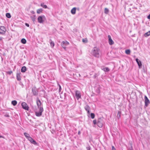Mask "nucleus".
Returning <instances> with one entry per match:
<instances>
[{
  "instance_id": "nucleus-39",
  "label": "nucleus",
  "mask_w": 150,
  "mask_h": 150,
  "mask_svg": "<svg viewBox=\"0 0 150 150\" xmlns=\"http://www.w3.org/2000/svg\"><path fill=\"white\" fill-rule=\"evenodd\" d=\"M26 26L27 27H29V25L27 23H25V24Z\"/></svg>"
},
{
  "instance_id": "nucleus-27",
  "label": "nucleus",
  "mask_w": 150,
  "mask_h": 150,
  "mask_svg": "<svg viewBox=\"0 0 150 150\" xmlns=\"http://www.w3.org/2000/svg\"><path fill=\"white\" fill-rule=\"evenodd\" d=\"M24 135L25 136V137L27 138L28 139V137H30L29 136V135L27 133H26V132H25L24 134Z\"/></svg>"
},
{
  "instance_id": "nucleus-7",
  "label": "nucleus",
  "mask_w": 150,
  "mask_h": 150,
  "mask_svg": "<svg viewBox=\"0 0 150 150\" xmlns=\"http://www.w3.org/2000/svg\"><path fill=\"white\" fill-rule=\"evenodd\" d=\"M21 105L23 109L26 110H28L29 107L28 106L26 103L25 102H23L21 104Z\"/></svg>"
},
{
  "instance_id": "nucleus-32",
  "label": "nucleus",
  "mask_w": 150,
  "mask_h": 150,
  "mask_svg": "<svg viewBox=\"0 0 150 150\" xmlns=\"http://www.w3.org/2000/svg\"><path fill=\"white\" fill-rule=\"evenodd\" d=\"M144 137L145 138H146L147 139L148 141L149 140V139H150V136H148L147 135V136H144Z\"/></svg>"
},
{
  "instance_id": "nucleus-46",
  "label": "nucleus",
  "mask_w": 150,
  "mask_h": 150,
  "mask_svg": "<svg viewBox=\"0 0 150 150\" xmlns=\"http://www.w3.org/2000/svg\"><path fill=\"white\" fill-rule=\"evenodd\" d=\"M82 41H83V42H85V40H84V39H83V40H82Z\"/></svg>"
},
{
  "instance_id": "nucleus-18",
  "label": "nucleus",
  "mask_w": 150,
  "mask_h": 150,
  "mask_svg": "<svg viewBox=\"0 0 150 150\" xmlns=\"http://www.w3.org/2000/svg\"><path fill=\"white\" fill-rule=\"evenodd\" d=\"M50 46L52 47H53L54 45V43L53 41H52L51 39L50 40Z\"/></svg>"
},
{
  "instance_id": "nucleus-17",
  "label": "nucleus",
  "mask_w": 150,
  "mask_h": 150,
  "mask_svg": "<svg viewBox=\"0 0 150 150\" xmlns=\"http://www.w3.org/2000/svg\"><path fill=\"white\" fill-rule=\"evenodd\" d=\"M30 18L32 20L33 22L35 21L36 16L35 15H33L30 16Z\"/></svg>"
},
{
  "instance_id": "nucleus-26",
  "label": "nucleus",
  "mask_w": 150,
  "mask_h": 150,
  "mask_svg": "<svg viewBox=\"0 0 150 150\" xmlns=\"http://www.w3.org/2000/svg\"><path fill=\"white\" fill-rule=\"evenodd\" d=\"M125 53L127 54H129L130 53V50H125Z\"/></svg>"
},
{
  "instance_id": "nucleus-44",
  "label": "nucleus",
  "mask_w": 150,
  "mask_h": 150,
  "mask_svg": "<svg viewBox=\"0 0 150 150\" xmlns=\"http://www.w3.org/2000/svg\"><path fill=\"white\" fill-rule=\"evenodd\" d=\"M4 138L3 136L0 135V138Z\"/></svg>"
},
{
  "instance_id": "nucleus-34",
  "label": "nucleus",
  "mask_w": 150,
  "mask_h": 150,
  "mask_svg": "<svg viewBox=\"0 0 150 150\" xmlns=\"http://www.w3.org/2000/svg\"><path fill=\"white\" fill-rule=\"evenodd\" d=\"M7 73L8 74L11 75L12 73L13 72L12 71H7Z\"/></svg>"
},
{
  "instance_id": "nucleus-16",
  "label": "nucleus",
  "mask_w": 150,
  "mask_h": 150,
  "mask_svg": "<svg viewBox=\"0 0 150 150\" xmlns=\"http://www.w3.org/2000/svg\"><path fill=\"white\" fill-rule=\"evenodd\" d=\"M26 70V68L25 66L23 67L21 69V71L22 72H25Z\"/></svg>"
},
{
  "instance_id": "nucleus-21",
  "label": "nucleus",
  "mask_w": 150,
  "mask_h": 150,
  "mask_svg": "<svg viewBox=\"0 0 150 150\" xmlns=\"http://www.w3.org/2000/svg\"><path fill=\"white\" fill-rule=\"evenodd\" d=\"M40 6L41 7H42L44 8H47V6L46 5H45L43 3H41V4Z\"/></svg>"
},
{
  "instance_id": "nucleus-45",
  "label": "nucleus",
  "mask_w": 150,
  "mask_h": 150,
  "mask_svg": "<svg viewBox=\"0 0 150 150\" xmlns=\"http://www.w3.org/2000/svg\"><path fill=\"white\" fill-rule=\"evenodd\" d=\"M80 131H79L78 132V134L79 135L80 134Z\"/></svg>"
},
{
  "instance_id": "nucleus-10",
  "label": "nucleus",
  "mask_w": 150,
  "mask_h": 150,
  "mask_svg": "<svg viewBox=\"0 0 150 150\" xmlns=\"http://www.w3.org/2000/svg\"><path fill=\"white\" fill-rule=\"evenodd\" d=\"M108 37L109 39L108 42L109 44L110 45H113L114 42L113 40L112 39L110 36V35H108Z\"/></svg>"
},
{
  "instance_id": "nucleus-8",
  "label": "nucleus",
  "mask_w": 150,
  "mask_h": 150,
  "mask_svg": "<svg viewBox=\"0 0 150 150\" xmlns=\"http://www.w3.org/2000/svg\"><path fill=\"white\" fill-rule=\"evenodd\" d=\"M27 139L31 143L35 145L37 144V143L36 142L30 137H28Z\"/></svg>"
},
{
  "instance_id": "nucleus-13",
  "label": "nucleus",
  "mask_w": 150,
  "mask_h": 150,
  "mask_svg": "<svg viewBox=\"0 0 150 150\" xmlns=\"http://www.w3.org/2000/svg\"><path fill=\"white\" fill-rule=\"evenodd\" d=\"M21 73L20 72L16 74V78L17 79L18 81H20L21 80V78L20 74Z\"/></svg>"
},
{
  "instance_id": "nucleus-6",
  "label": "nucleus",
  "mask_w": 150,
  "mask_h": 150,
  "mask_svg": "<svg viewBox=\"0 0 150 150\" xmlns=\"http://www.w3.org/2000/svg\"><path fill=\"white\" fill-rule=\"evenodd\" d=\"M45 19V17L44 16H39L38 18V21L39 23H43L44 19Z\"/></svg>"
},
{
  "instance_id": "nucleus-2",
  "label": "nucleus",
  "mask_w": 150,
  "mask_h": 150,
  "mask_svg": "<svg viewBox=\"0 0 150 150\" xmlns=\"http://www.w3.org/2000/svg\"><path fill=\"white\" fill-rule=\"evenodd\" d=\"M99 50L97 47H94L92 50L91 54L95 57L98 58L99 57Z\"/></svg>"
},
{
  "instance_id": "nucleus-19",
  "label": "nucleus",
  "mask_w": 150,
  "mask_h": 150,
  "mask_svg": "<svg viewBox=\"0 0 150 150\" xmlns=\"http://www.w3.org/2000/svg\"><path fill=\"white\" fill-rule=\"evenodd\" d=\"M102 70H103L105 71H107V72L109 71L110 70L109 68H108L107 67L102 68Z\"/></svg>"
},
{
  "instance_id": "nucleus-9",
  "label": "nucleus",
  "mask_w": 150,
  "mask_h": 150,
  "mask_svg": "<svg viewBox=\"0 0 150 150\" xmlns=\"http://www.w3.org/2000/svg\"><path fill=\"white\" fill-rule=\"evenodd\" d=\"M75 95L77 100L80 98L81 97V93L79 91H75Z\"/></svg>"
},
{
  "instance_id": "nucleus-40",
  "label": "nucleus",
  "mask_w": 150,
  "mask_h": 150,
  "mask_svg": "<svg viewBox=\"0 0 150 150\" xmlns=\"http://www.w3.org/2000/svg\"><path fill=\"white\" fill-rule=\"evenodd\" d=\"M128 150H133L132 149V146H131V148H130L129 149H128Z\"/></svg>"
},
{
  "instance_id": "nucleus-11",
  "label": "nucleus",
  "mask_w": 150,
  "mask_h": 150,
  "mask_svg": "<svg viewBox=\"0 0 150 150\" xmlns=\"http://www.w3.org/2000/svg\"><path fill=\"white\" fill-rule=\"evenodd\" d=\"M136 61L138 64L139 68V69L141 68L142 64L141 61L139 60L138 58L136 59Z\"/></svg>"
},
{
  "instance_id": "nucleus-15",
  "label": "nucleus",
  "mask_w": 150,
  "mask_h": 150,
  "mask_svg": "<svg viewBox=\"0 0 150 150\" xmlns=\"http://www.w3.org/2000/svg\"><path fill=\"white\" fill-rule=\"evenodd\" d=\"M32 91L34 95L35 96L38 94V91L35 88H32Z\"/></svg>"
},
{
  "instance_id": "nucleus-14",
  "label": "nucleus",
  "mask_w": 150,
  "mask_h": 150,
  "mask_svg": "<svg viewBox=\"0 0 150 150\" xmlns=\"http://www.w3.org/2000/svg\"><path fill=\"white\" fill-rule=\"evenodd\" d=\"M76 7H74L71 9V12L72 14L74 15L76 13Z\"/></svg>"
},
{
  "instance_id": "nucleus-5",
  "label": "nucleus",
  "mask_w": 150,
  "mask_h": 150,
  "mask_svg": "<svg viewBox=\"0 0 150 150\" xmlns=\"http://www.w3.org/2000/svg\"><path fill=\"white\" fill-rule=\"evenodd\" d=\"M144 103H145V106L146 107H147L149 105V104L150 103V102L147 97L145 96H144Z\"/></svg>"
},
{
  "instance_id": "nucleus-37",
  "label": "nucleus",
  "mask_w": 150,
  "mask_h": 150,
  "mask_svg": "<svg viewBox=\"0 0 150 150\" xmlns=\"http://www.w3.org/2000/svg\"><path fill=\"white\" fill-rule=\"evenodd\" d=\"M61 88V86L60 85H59V91L60 92Z\"/></svg>"
},
{
  "instance_id": "nucleus-1",
  "label": "nucleus",
  "mask_w": 150,
  "mask_h": 150,
  "mask_svg": "<svg viewBox=\"0 0 150 150\" xmlns=\"http://www.w3.org/2000/svg\"><path fill=\"white\" fill-rule=\"evenodd\" d=\"M36 103L38 110L35 112V114L37 116L40 117L42 115L43 111L42 104L38 98L37 99Z\"/></svg>"
},
{
  "instance_id": "nucleus-24",
  "label": "nucleus",
  "mask_w": 150,
  "mask_h": 150,
  "mask_svg": "<svg viewBox=\"0 0 150 150\" xmlns=\"http://www.w3.org/2000/svg\"><path fill=\"white\" fill-rule=\"evenodd\" d=\"M11 104L14 106L16 105L17 104V102L16 100L12 101Z\"/></svg>"
},
{
  "instance_id": "nucleus-22",
  "label": "nucleus",
  "mask_w": 150,
  "mask_h": 150,
  "mask_svg": "<svg viewBox=\"0 0 150 150\" xmlns=\"http://www.w3.org/2000/svg\"><path fill=\"white\" fill-rule=\"evenodd\" d=\"M150 35V31H149L148 32L145 33L144 34V36L145 37H147V36H149Z\"/></svg>"
},
{
  "instance_id": "nucleus-12",
  "label": "nucleus",
  "mask_w": 150,
  "mask_h": 150,
  "mask_svg": "<svg viewBox=\"0 0 150 150\" xmlns=\"http://www.w3.org/2000/svg\"><path fill=\"white\" fill-rule=\"evenodd\" d=\"M84 108L87 111L88 113V114H90V107L88 105H86L84 107Z\"/></svg>"
},
{
  "instance_id": "nucleus-36",
  "label": "nucleus",
  "mask_w": 150,
  "mask_h": 150,
  "mask_svg": "<svg viewBox=\"0 0 150 150\" xmlns=\"http://www.w3.org/2000/svg\"><path fill=\"white\" fill-rule=\"evenodd\" d=\"M64 43H65V44L66 45H69V43L67 41H64Z\"/></svg>"
},
{
  "instance_id": "nucleus-4",
  "label": "nucleus",
  "mask_w": 150,
  "mask_h": 150,
  "mask_svg": "<svg viewBox=\"0 0 150 150\" xmlns=\"http://www.w3.org/2000/svg\"><path fill=\"white\" fill-rule=\"evenodd\" d=\"M97 125L99 127H102L103 125V122L102 120L101 119H98L97 122Z\"/></svg>"
},
{
  "instance_id": "nucleus-3",
  "label": "nucleus",
  "mask_w": 150,
  "mask_h": 150,
  "mask_svg": "<svg viewBox=\"0 0 150 150\" xmlns=\"http://www.w3.org/2000/svg\"><path fill=\"white\" fill-rule=\"evenodd\" d=\"M6 31V28L4 26H0V34L4 35Z\"/></svg>"
},
{
  "instance_id": "nucleus-29",
  "label": "nucleus",
  "mask_w": 150,
  "mask_h": 150,
  "mask_svg": "<svg viewBox=\"0 0 150 150\" xmlns=\"http://www.w3.org/2000/svg\"><path fill=\"white\" fill-rule=\"evenodd\" d=\"M6 16L8 18H10L11 17V15L10 13H7L6 14Z\"/></svg>"
},
{
  "instance_id": "nucleus-30",
  "label": "nucleus",
  "mask_w": 150,
  "mask_h": 150,
  "mask_svg": "<svg viewBox=\"0 0 150 150\" xmlns=\"http://www.w3.org/2000/svg\"><path fill=\"white\" fill-rule=\"evenodd\" d=\"M121 114V112L120 111H119L118 112L117 117L118 118H119L120 117V115Z\"/></svg>"
},
{
  "instance_id": "nucleus-20",
  "label": "nucleus",
  "mask_w": 150,
  "mask_h": 150,
  "mask_svg": "<svg viewBox=\"0 0 150 150\" xmlns=\"http://www.w3.org/2000/svg\"><path fill=\"white\" fill-rule=\"evenodd\" d=\"M61 45L63 48L65 50L66 45L65 44L64 41H63L61 43Z\"/></svg>"
},
{
  "instance_id": "nucleus-41",
  "label": "nucleus",
  "mask_w": 150,
  "mask_h": 150,
  "mask_svg": "<svg viewBox=\"0 0 150 150\" xmlns=\"http://www.w3.org/2000/svg\"><path fill=\"white\" fill-rule=\"evenodd\" d=\"M147 18L148 19H150V14L147 17Z\"/></svg>"
},
{
  "instance_id": "nucleus-33",
  "label": "nucleus",
  "mask_w": 150,
  "mask_h": 150,
  "mask_svg": "<svg viewBox=\"0 0 150 150\" xmlns=\"http://www.w3.org/2000/svg\"><path fill=\"white\" fill-rule=\"evenodd\" d=\"M86 149L87 150H91V148L90 146L88 145V146L86 147Z\"/></svg>"
},
{
  "instance_id": "nucleus-28",
  "label": "nucleus",
  "mask_w": 150,
  "mask_h": 150,
  "mask_svg": "<svg viewBox=\"0 0 150 150\" xmlns=\"http://www.w3.org/2000/svg\"><path fill=\"white\" fill-rule=\"evenodd\" d=\"M109 12V10L107 8H105L104 10V12L105 14H108Z\"/></svg>"
},
{
  "instance_id": "nucleus-43",
  "label": "nucleus",
  "mask_w": 150,
  "mask_h": 150,
  "mask_svg": "<svg viewBox=\"0 0 150 150\" xmlns=\"http://www.w3.org/2000/svg\"><path fill=\"white\" fill-rule=\"evenodd\" d=\"M3 38L1 37H0V41L2 40Z\"/></svg>"
},
{
  "instance_id": "nucleus-35",
  "label": "nucleus",
  "mask_w": 150,
  "mask_h": 150,
  "mask_svg": "<svg viewBox=\"0 0 150 150\" xmlns=\"http://www.w3.org/2000/svg\"><path fill=\"white\" fill-rule=\"evenodd\" d=\"M93 123L95 125L97 124V122L96 120H94L93 121Z\"/></svg>"
},
{
  "instance_id": "nucleus-31",
  "label": "nucleus",
  "mask_w": 150,
  "mask_h": 150,
  "mask_svg": "<svg viewBox=\"0 0 150 150\" xmlns=\"http://www.w3.org/2000/svg\"><path fill=\"white\" fill-rule=\"evenodd\" d=\"M91 117L92 119H93L95 117V115L93 113H91Z\"/></svg>"
},
{
  "instance_id": "nucleus-38",
  "label": "nucleus",
  "mask_w": 150,
  "mask_h": 150,
  "mask_svg": "<svg viewBox=\"0 0 150 150\" xmlns=\"http://www.w3.org/2000/svg\"><path fill=\"white\" fill-rule=\"evenodd\" d=\"M112 150H116L115 148L113 146H112Z\"/></svg>"
},
{
  "instance_id": "nucleus-23",
  "label": "nucleus",
  "mask_w": 150,
  "mask_h": 150,
  "mask_svg": "<svg viewBox=\"0 0 150 150\" xmlns=\"http://www.w3.org/2000/svg\"><path fill=\"white\" fill-rule=\"evenodd\" d=\"M43 10L42 8H40L37 10V12L38 14H40L42 13V11Z\"/></svg>"
},
{
  "instance_id": "nucleus-25",
  "label": "nucleus",
  "mask_w": 150,
  "mask_h": 150,
  "mask_svg": "<svg viewBox=\"0 0 150 150\" xmlns=\"http://www.w3.org/2000/svg\"><path fill=\"white\" fill-rule=\"evenodd\" d=\"M21 42L23 44H25L26 43V40L24 39V38H23L21 40Z\"/></svg>"
},
{
  "instance_id": "nucleus-42",
  "label": "nucleus",
  "mask_w": 150,
  "mask_h": 150,
  "mask_svg": "<svg viewBox=\"0 0 150 150\" xmlns=\"http://www.w3.org/2000/svg\"><path fill=\"white\" fill-rule=\"evenodd\" d=\"M5 117H9V115H5Z\"/></svg>"
}]
</instances>
